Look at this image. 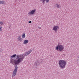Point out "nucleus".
Masks as SVG:
<instances>
[{
    "instance_id": "f257e3e1",
    "label": "nucleus",
    "mask_w": 79,
    "mask_h": 79,
    "mask_svg": "<svg viewBox=\"0 0 79 79\" xmlns=\"http://www.w3.org/2000/svg\"><path fill=\"white\" fill-rule=\"evenodd\" d=\"M31 52H32V50H30L27 52H25L24 54L17 55V58H16V60H13L12 59H10V63H12L13 64H15V69L12 73V77H15L16 74L17 70H18V66H17L19 64V63L22 61L24 59L25 56H27V55L30 54V53H31Z\"/></svg>"
},
{
    "instance_id": "f03ea898",
    "label": "nucleus",
    "mask_w": 79,
    "mask_h": 79,
    "mask_svg": "<svg viewBox=\"0 0 79 79\" xmlns=\"http://www.w3.org/2000/svg\"><path fill=\"white\" fill-rule=\"evenodd\" d=\"M67 64L66 61L64 60H60L59 62V66L61 69L65 68Z\"/></svg>"
},
{
    "instance_id": "7ed1b4c3",
    "label": "nucleus",
    "mask_w": 79,
    "mask_h": 79,
    "mask_svg": "<svg viewBox=\"0 0 79 79\" xmlns=\"http://www.w3.org/2000/svg\"><path fill=\"white\" fill-rule=\"evenodd\" d=\"M56 50H63L64 49V47L62 45H60L58 44V45L56 47Z\"/></svg>"
},
{
    "instance_id": "20e7f679",
    "label": "nucleus",
    "mask_w": 79,
    "mask_h": 79,
    "mask_svg": "<svg viewBox=\"0 0 79 79\" xmlns=\"http://www.w3.org/2000/svg\"><path fill=\"white\" fill-rule=\"evenodd\" d=\"M35 11H36V9L32 10L30 11L29 12V13H28V15H34V14H35Z\"/></svg>"
},
{
    "instance_id": "39448f33",
    "label": "nucleus",
    "mask_w": 79,
    "mask_h": 79,
    "mask_svg": "<svg viewBox=\"0 0 79 79\" xmlns=\"http://www.w3.org/2000/svg\"><path fill=\"white\" fill-rule=\"evenodd\" d=\"M59 27L58 26H55L53 27V30L55 32H56L57 31V30L59 29Z\"/></svg>"
},
{
    "instance_id": "423d86ee",
    "label": "nucleus",
    "mask_w": 79,
    "mask_h": 79,
    "mask_svg": "<svg viewBox=\"0 0 79 79\" xmlns=\"http://www.w3.org/2000/svg\"><path fill=\"white\" fill-rule=\"evenodd\" d=\"M17 39L19 42H20V41H23V38H21V36L20 35H19L18 36Z\"/></svg>"
},
{
    "instance_id": "0eeeda50",
    "label": "nucleus",
    "mask_w": 79,
    "mask_h": 79,
    "mask_svg": "<svg viewBox=\"0 0 79 79\" xmlns=\"http://www.w3.org/2000/svg\"><path fill=\"white\" fill-rule=\"evenodd\" d=\"M41 2H42L43 4H44V3H45V2L46 3H48L50 0H40Z\"/></svg>"
},
{
    "instance_id": "6e6552de",
    "label": "nucleus",
    "mask_w": 79,
    "mask_h": 79,
    "mask_svg": "<svg viewBox=\"0 0 79 79\" xmlns=\"http://www.w3.org/2000/svg\"><path fill=\"white\" fill-rule=\"evenodd\" d=\"M29 42V40H25L23 41L24 44H27Z\"/></svg>"
},
{
    "instance_id": "1a4fd4ad",
    "label": "nucleus",
    "mask_w": 79,
    "mask_h": 79,
    "mask_svg": "<svg viewBox=\"0 0 79 79\" xmlns=\"http://www.w3.org/2000/svg\"><path fill=\"white\" fill-rule=\"evenodd\" d=\"M26 37V33H23L22 35V39H24Z\"/></svg>"
},
{
    "instance_id": "9d476101",
    "label": "nucleus",
    "mask_w": 79,
    "mask_h": 79,
    "mask_svg": "<svg viewBox=\"0 0 79 79\" xmlns=\"http://www.w3.org/2000/svg\"><path fill=\"white\" fill-rule=\"evenodd\" d=\"M56 7H57V8H61V6H60V5L58 4H56L55 5Z\"/></svg>"
},
{
    "instance_id": "9b49d317",
    "label": "nucleus",
    "mask_w": 79,
    "mask_h": 79,
    "mask_svg": "<svg viewBox=\"0 0 79 79\" xmlns=\"http://www.w3.org/2000/svg\"><path fill=\"white\" fill-rule=\"evenodd\" d=\"M0 4H2V5H4L5 4V2L3 1H0Z\"/></svg>"
},
{
    "instance_id": "f8f14e48",
    "label": "nucleus",
    "mask_w": 79,
    "mask_h": 79,
    "mask_svg": "<svg viewBox=\"0 0 79 79\" xmlns=\"http://www.w3.org/2000/svg\"><path fill=\"white\" fill-rule=\"evenodd\" d=\"M39 62H38V61H36V62L35 63V64L36 66H37L39 65Z\"/></svg>"
},
{
    "instance_id": "ddd939ff",
    "label": "nucleus",
    "mask_w": 79,
    "mask_h": 79,
    "mask_svg": "<svg viewBox=\"0 0 79 79\" xmlns=\"http://www.w3.org/2000/svg\"><path fill=\"white\" fill-rule=\"evenodd\" d=\"M16 56V54L13 55L12 56H11V58H15Z\"/></svg>"
},
{
    "instance_id": "4468645a",
    "label": "nucleus",
    "mask_w": 79,
    "mask_h": 79,
    "mask_svg": "<svg viewBox=\"0 0 79 79\" xmlns=\"http://www.w3.org/2000/svg\"><path fill=\"white\" fill-rule=\"evenodd\" d=\"M4 24V22L2 21H1L0 22V24L1 25H3Z\"/></svg>"
},
{
    "instance_id": "2eb2a0df",
    "label": "nucleus",
    "mask_w": 79,
    "mask_h": 79,
    "mask_svg": "<svg viewBox=\"0 0 79 79\" xmlns=\"http://www.w3.org/2000/svg\"><path fill=\"white\" fill-rule=\"evenodd\" d=\"M63 50H57V51H58V52H61V51H62Z\"/></svg>"
},
{
    "instance_id": "dca6fc26",
    "label": "nucleus",
    "mask_w": 79,
    "mask_h": 79,
    "mask_svg": "<svg viewBox=\"0 0 79 79\" xmlns=\"http://www.w3.org/2000/svg\"><path fill=\"white\" fill-rule=\"evenodd\" d=\"M2 27H0V31H2Z\"/></svg>"
},
{
    "instance_id": "f3484780",
    "label": "nucleus",
    "mask_w": 79,
    "mask_h": 79,
    "mask_svg": "<svg viewBox=\"0 0 79 79\" xmlns=\"http://www.w3.org/2000/svg\"><path fill=\"white\" fill-rule=\"evenodd\" d=\"M29 23H32V21H30L29 22Z\"/></svg>"
},
{
    "instance_id": "a211bd4d",
    "label": "nucleus",
    "mask_w": 79,
    "mask_h": 79,
    "mask_svg": "<svg viewBox=\"0 0 79 79\" xmlns=\"http://www.w3.org/2000/svg\"><path fill=\"white\" fill-rule=\"evenodd\" d=\"M40 29H41V28L40 27Z\"/></svg>"
}]
</instances>
